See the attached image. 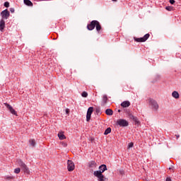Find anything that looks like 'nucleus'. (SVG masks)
<instances>
[{
    "mask_svg": "<svg viewBox=\"0 0 181 181\" xmlns=\"http://www.w3.org/2000/svg\"><path fill=\"white\" fill-rule=\"evenodd\" d=\"M1 15L2 19L4 20V19H8V18H9L10 14L8 9H6L1 13Z\"/></svg>",
    "mask_w": 181,
    "mask_h": 181,
    "instance_id": "obj_11",
    "label": "nucleus"
},
{
    "mask_svg": "<svg viewBox=\"0 0 181 181\" xmlns=\"http://www.w3.org/2000/svg\"><path fill=\"white\" fill-rule=\"evenodd\" d=\"M74 163L71 161V160H68L67 161V169L69 172H73V170L74 169Z\"/></svg>",
    "mask_w": 181,
    "mask_h": 181,
    "instance_id": "obj_8",
    "label": "nucleus"
},
{
    "mask_svg": "<svg viewBox=\"0 0 181 181\" xmlns=\"http://www.w3.org/2000/svg\"><path fill=\"white\" fill-rule=\"evenodd\" d=\"M93 111H94V107H90L88 109L87 114H86V121L88 122L90 119H91V114H93Z\"/></svg>",
    "mask_w": 181,
    "mask_h": 181,
    "instance_id": "obj_6",
    "label": "nucleus"
},
{
    "mask_svg": "<svg viewBox=\"0 0 181 181\" xmlns=\"http://www.w3.org/2000/svg\"><path fill=\"white\" fill-rule=\"evenodd\" d=\"M30 144L31 146H35V145H36V142L35 141V139H30Z\"/></svg>",
    "mask_w": 181,
    "mask_h": 181,
    "instance_id": "obj_22",
    "label": "nucleus"
},
{
    "mask_svg": "<svg viewBox=\"0 0 181 181\" xmlns=\"http://www.w3.org/2000/svg\"><path fill=\"white\" fill-rule=\"evenodd\" d=\"M134 146V143L131 142L129 144V148H132Z\"/></svg>",
    "mask_w": 181,
    "mask_h": 181,
    "instance_id": "obj_32",
    "label": "nucleus"
},
{
    "mask_svg": "<svg viewBox=\"0 0 181 181\" xmlns=\"http://www.w3.org/2000/svg\"><path fill=\"white\" fill-rule=\"evenodd\" d=\"M4 29H5V20L1 19L0 21V30L4 32Z\"/></svg>",
    "mask_w": 181,
    "mask_h": 181,
    "instance_id": "obj_13",
    "label": "nucleus"
},
{
    "mask_svg": "<svg viewBox=\"0 0 181 181\" xmlns=\"http://www.w3.org/2000/svg\"><path fill=\"white\" fill-rule=\"evenodd\" d=\"M148 102L152 110H153L154 111H158V110H159V105L158 104V102H156V100L152 98H148Z\"/></svg>",
    "mask_w": 181,
    "mask_h": 181,
    "instance_id": "obj_2",
    "label": "nucleus"
},
{
    "mask_svg": "<svg viewBox=\"0 0 181 181\" xmlns=\"http://www.w3.org/2000/svg\"><path fill=\"white\" fill-rule=\"evenodd\" d=\"M107 101H108V98L107 95H103L102 105H105L107 104Z\"/></svg>",
    "mask_w": 181,
    "mask_h": 181,
    "instance_id": "obj_16",
    "label": "nucleus"
},
{
    "mask_svg": "<svg viewBox=\"0 0 181 181\" xmlns=\"http://www.w3.org/2000/svg\"><path fill=\"white\" fill-rule=\"evenodd\" d=\"M175 2V0H170V4H171V5H173Z\"/></svg>",
    "mask_w": 181,
    "mask_h": 181,
    "instance_id": "obj_33",
    "label": "nucleus"
},
{
    "mask_svg": "<svg viewBox=\"0 0 181 181\" xmlns=\"http://www.w3.org/2000/svg\"><path fill=\"white\" fill-rule=\"evenodd\" d=\"M14 173H16V174L21 173V168H16L14 170Z\"/></svg>",
    "mask_w": 181,
    "mask_h": 181,
    "instance_id": "obj_25",
    "label": "nucleus"
},
{
    "mask_svg": "<svg viewBox=\"0 0 181 181\" xmlns=\"http://www.w3.org/2000/svg\"><path fill=\"white\" fill-rule=\"evenodd\" d=\"M96 28L97 32L100 33L101 30V24L98 21H92L90 24L87 25L88 30H93V29Z\"/></svg>",
    "mask_w": 181,
    "mask_h": 181,
    "instance_id": "obj_1",
    "label": "nucleus"
},
{
    "mask_svg": "<svg viewBox=\"0 0 181 181\" xmlns=\"http://www.w3.org/2000/svg\"><path fill=\"white\" fill-rule=\"evenodd\" d=\"M93 176H95V177H97L98 181H105L106 179L105 176L103 175L101 171H94Z\"/></svg>",
    "mask_w": 181,
    "mask_h": 181,
    "instance_id": "obj_4",
    "label": "nucleus"
},
{
    "mask_svg": "<svg viewBox=\"0 0 181 181\" xmlns=\"http://www.w3.org/2000/svg\"><path fill=\"white\" fill-rule=\"evenodd\" d=\"M128 117L130 119H133L134 120V118H136L134 116L132 115V114L131 112H129L128 113Z\"/></svg>",
    "mask_w": 181,
    "mask_h": 181,
    "instance_id": "obj_24",
    "label": "nucleus"
},
{
    "mask_svg": "<svg viewBox=\"0 0 181 181\" xmlns=\"http://www.w3.org/2000/svg\"><path fill=\"white\" fill-rule=\"evenodd\" d=\"M88 168H90V170H92L93 172V170H95V169H97V163H95V161L94 160L89 162Z\"/></svg>",
    "mask_w": 181,
    "mask_h": 181,
    "instance_id": "obj_10",
    "label": "nucleus"
},
{
    "mask_svg": "<svg viewBox=\"0 0 181 181\" xmlns=\"http://www.w3.org/2000/svg\"><path fill=\"white\" fill-rule=\"evenodd\" d=\"M133 121H134V122H136V125H139L141 124V122H139V120L138 119L137 117L134 118Z\"/></svg>",
    "mask_w": 181,
    "mask_h": 181,
    "instance_id": "obj_23",
    "label": "nucleus"
},
{
    "mask_svg": "<svg viewBox=\"0 0 181 181\" xmlns=\"http://www.w3.org/2000/svg\"><path fill=\"white\" fill-rule=\"evenodd\" d=\"M172 95L174 98H179V93L177 91H173Z\"/></svg>",
    "mask_w": 181,
    "mask_h": 181,
    "instance_id": "obj_19",
    "label": "nucleus"
},
{
    "mask_svg": "<svg viewBox=\"0 0 181 181\" xmlns=\"http://www.w3.org/2000/svg\"><path fill=\"white\" fill-rule=\"evenodd\" d=\"M117 111H118V112H121V110H118Z\"/></svg>",
    "mask_w": 181,
    "mask_h": 181,
    "instance_id": "obj_36",
    "label": "nucleus"
},
{
    "mask_svg": "<svg viewBox=\"0 0 181 181\" xmlns=\"http://www.w3.org/2000/svg\"><path fill=\"white\" fill-rule=\"evenodd\" d=\"M66 114H69L70 113V109L66 108L65 110Z\"/></svg>",
    "mask_w": 181,
    "mask_h": 181,
    "instance_id": "obj_30",
    "label": "nucleus"
},
{
    "mask_svg": "<svg viewBox=\"0 0 181 181\" xmlns=\"http://www.w3.org/2000/svg\"><path fill=\"white\" fill-rule=\"evenodd\" d=\"M149 36H151L149 33H147L143 37L135 38V41L139 42H146L149 39Z\"/></svg>",
    "mask_w": 181,
    "mask_h": 181,
    "instance_id": "obj_7",
    "label": "nucleus"
},
{
    "mask_svg": "<svg viewBox=\"0 0 181 181\" xmlns=\"http://www.w3.org/2000/svg\"><path fill=\"white\" fill-rule=\"evenodd\" d=\"M4 6H5L6 8H9V2L6 1V2L4 3Z\"/></svg>",
    "mask_w": 181,
    "mask_h": 181,
    "instance_id": "obj_27",
    "label": "nucleus"
},
{
    "mask_svg": "<svg viewBox=\"0 0 181 181\" xmlns=\"http://www.w3.org/2000/svg\"><path fill=\"white\" fill-rule=\"evenodd\" d=\"M165 9H166V11H172L173 9V7H172V6H167L165 8Z\"/></svg>",
    "mask_w": 181,
    "mask_h": 181,
    "instance_id": "obj_26",
    "label": "nucleus"
},
{
    "mask_svg": "<svg viewBox=\"0 0 181 181\" xmlns=\"http://www.w3.org/2000/svg\"><path fill=\"white\" fill-rule=\"evenodd\" d=\"M17 162L19 166L21 167L22 170H23L25 173H27V175H30V171L29 170L28 165H26V164H25V163H23V161L21 160H18Z\"/></svg>",
    "mask_w": 181,
    "mask_h": 181,
    "instance_id": "obj_3",
    "label": "nucleus"
},
{
    "mask_svg": "<svg viewBox=\"0 0 181 181\" xmlns=\"http://www.w3.org/2000/svg\"><path fill=\"white\" fill-rule=\"evenodd\" d=\"M5 105L6 107V108L8 110V111H10V112H11V114H13V115H16V117H18V113L16 112V110H14L13 107H12V106H11V105H9L8 103H5Z\"/></svg>",
    "mask_w": 181,
    "mask_h": 181,
    "instance_id": "obj_9",
    "label": "nucleus"
},
{
    "mask_svg": "<svg viewBox=\"0 0 181 181\" xmlns=\"http://www.w3.org/2000/svg\"><path fill=\"white\" fill-rule=\"evenodd\" d=\"M61 144L62 146H64V148H66V146H67V143L62 142Z\"/></svg>",
    "mask_w": 181,
    "mask_h": 181,
    "instance_id": "obj_29",
    "label": "nucleus"
},
{
    "mask_svg": "<svg viewBox=\"0 0 181 181\" xmlns=\"http://www.w3.org/2000/svg\"><path fill=\"white\" fill-rule=\"evenodd\" d=\"M113 112H112V110H111V109H107L105 110L106 115H112Z\"/></svg>",
    "mask_w": 181,
    "mask_h": 181,
    "instance_id": "obj_18",
    "label": "nucleus"
},
{
    "mask_svg": "<svg viewBox=\"0 0 181 181\" xmlns=\"http://www.w3.org/2000/svg\"><path fill=\"white\" fill-rule=\"evenodd\" d=\"M13 177H11V176H6L5 179H7V180H11V179H13Z\"/></svg>",
    "mask_w": 181,
    "mask_h": 181,
    "instance_id": "obj_28",
    "label": "nucleus"
},
{
    "mask_svg": "<svg viewBox=\"0 0 181 181\" xmlns=\"http://www.w3.org/2000/svg\"><path fill=\"white\" fill-rule=\"evenodd\" d=\"M116 125H119V127H128L129 123H128V121L124 119H117L116 122Z\"/></svg>",
    "mask_w": 181,
    "mask_h": 181,
    "instance_id": "obj_5",
    "label": "nucleus"
},
{
    "mask_svg": "<svg viewBox=\"0 0 181 181\" xmlns=\"http://www.w3.org/2000/svg\"><path fill=\"white\" fill-rule=\"evenodd\" d=\"M25 5H27V6H33V3L30 1V0H24Z\"/></svg>",
    "mask_w": 181,
    "mask_h": 181,
    "instance_id": "obj_17",
    "label": "nucleus"
},
{
    "mask_svg": "<svg viewBox=\"0 0 181 181\" xmlns=\"http://www.w3.org/2000/svg\"><path fill=\"white\" fill-rule=\"evenodd\" d=\"M81 95L82 97H83L84 98H87V97H88V93L86 91H83L82 93H81Z\"/></svg>",
    "mask_w": 181,
    "mask_h": 181,
    "instance_id": "obj_21",
    "label": "nucleus"
},
{
    "mask_svg": "<svg viewBox=\"0 0 181 181\" xmlns=\"http://www.w3.org/2000/svg\"><path fill=\"white\" fill-rule=\"evenodd\" d=\"M107 170V165L103 164L99 166V170H95L96 172H101V173H104Z\"/></svg>",
    "mask_w": 181,
    "mask_h": 181,
    "instance_id": "obj_12",
    "label": "nucleus"
},
{
    "mask_svg": "<svg viewBox=\"0 0 181 181\" xmlns=\"http://www.w3.org/2000/svg\"><path fill=\"white\" fill-rule=\"evenodd\" d=\"M131 105V103L129 101H124L121 103V106L123 107V108H127Z\"/></svg>",
    "mask_w": 181,
    "mask_h": 181,
    "instance_id": "obj_14",
    "label": "nucleus"
},
{
    "mask_svg": "<svg viewBox=\"0 0 181 181\" xmlns=\"http://www.w3.org/2000/svg\"><path fill=\"white\" fill-rule=\"evenodd\" d=\"M58 137L61 141H63V139H66V136H64V132H59L58 133Z\"/></svg>",
    "mask_w": 181,
    "mask_h": 181,
    "instance_id": "obj_15",
    "label": "nucleus"
},
{
    "mask_svg": "<svg viewBox=\"0 0 181 181\" xmlns=\"http://www.w3.org/2000/svg\"><path fill=\"white\" fill-rule=\"evenodd\" d=\"M112 1H113L114 2H117V0H112Z\"/></svg>",
    "mask_w": 181,
    "mask_h": 181,
    "instance_id": "obj_35",
    "label": "nucleus"
},
{
    "mask_svg": "<svg viewBox=\"0 0 181 181\" xmlns=\"http://www.w3.org/2000/svg\"><path fill=\"white\" fill-rule=\"evenodd\" d=\"M165 181H172V180L170 179V177H167Z\"/></svg>",
    "mask_w": 181,
    "mask_h": 181,
    "instance_id": "obj_34",
    "label": "nucleus"
},
{
    "mask_svg": "<svg viewBox=\"0 0 181 181\" xmlns=\"http://www.w3.org/2000/svg\"><path fill=\"white\" fill-rule=\"evenodd\" d=\"M10 12H11V13H13L15 12V8H10Z\"/></svg>",
    "mask_w": 181,
    "mask_h": 181,
    "instance_id": "obj_31",
    "label": "nucleus"
},
{
    "mask_svg": "<svg viewBox=\"0 0 181 181\" xmlns=\"http://www.w3.org/2000/svg\"><path fill=\"white\" fill-rule=\"evenodd\" d=\"M111 132V127H108L104 132V135H108Z\"/></svg>",
    "mask_w": 181,
    "mask_h": 181,
    "instance_id": "obj_20",
    "label": "nucleus"
}]
</instances>
